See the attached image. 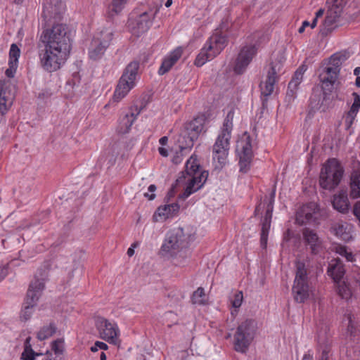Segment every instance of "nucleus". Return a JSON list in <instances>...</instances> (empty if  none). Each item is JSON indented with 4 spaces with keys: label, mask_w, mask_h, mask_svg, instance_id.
<instances>
[{
    "label": "nucleus",
    "mask_w": 360,
    "mask_h": 360,
    "mask_svg": "<svg viewBox=\"0 0 360 360\" xmlns=\"http://www.w3.org/2000/svg\"><path fill=\"white\" fill-rule=\"evenodd\" d=\"M44 49L39 51L42 68L48 72H54L67 60L72 46L71 32L64 23H55L44 29L39 37Z\"/></svg>",
    "instance_id": "obj_1"
},
{
    "label": "nucleus",
    "mask_w": 360,
    "mask_h": 360,
    "mask_svg": "<svg viewBox=\"0 0 360 360\" xmlns=\"http://www.w3.org/2000/svg\"><path fill=\"white\" fill-rule=\"evenodd\" d=\"M208 176L206 171H202L197 158L192 155L186 163V169L182 175L176 180L183 182L184 180L186 186L184 193L180 195L182 199H186L191 194L200 190L205 183Z\"/></svg>",
    "instance_id": "obj_2"
},
{
    "label": "nucleus",
    "mask_w": 360,
    "mask_h": 360,
    "mask_svg": "<svg viewBox=\"0 0 360 360\" xmlns=\"http://www.w3.org/2000/svg\"><path fill=\"white\" fill-rule=\"evenodd\" d=\"M293 297L297 302L303 303L314 295L313 287L309 283L308 270L301 261L295 262V277L292 288Z\"/></svg>",
    "instance_id": "obj_3"
},
{
    "label": "nucleus",
    "mask_w": 360,
    "mask_h": 360,
    "mask_svg": "<svg viewBox=\"0 0 360 360\" xmlns=\"http://www.w3.org/2000/svg\"><path fill=\"white\" fill-rule=\"evenodd\" d=\"M139 69L137 61H132L126 67L115 90L112 103H118L135 86Z\"/></svg>",
    "instance_id": "obj_4"
},
{
    "label": "nucleus",
    "mask_w": 360,
    "mask_h": 360,
    "mask_svg": "<svg viewBox=\"0 0 360 360\" xmlns=\"http://www.w3.org/2000/svg\"><path fill=\"white\" fill-rule=\"evenodd\" d=\"M195 238L191 231L184 229H178L175 231L168 233L161 247V253L165 257H169L181 248L182 245H188Z\"/></svg>",
    "instance_id": "obj_5"
},
{
    "label": "nucleus",
    "mask_w": 360,
    "mask_h": 360,
    "mask_svg": "<svg viewBox=\"0 0 360 360\" xmlns=\"http://www.w3.org/2000/svg\"><path fill=\"white\" fill-rule=\"evenodd\" d=\"M226 45V37L218 32L214 33L201 49L200 52L195 58V65L198 67H201L207 61L212 60L221 53Z\"/></svg>",
    "instance_id": "obj_6"
},
{
    "label": "nucleus",
    "mask_w": 360,
    "mask_h": 360,
    "mask_svg": "<svg viewBox=\"0 0 360 360\" xmlns=\"http://www.w3.org/2000/svg\"><path fill=\"white\" fill-rule=\"evenodd\" d=\"M343 172L342 167L336 159L328 160L321 171L320 186L327 190L335 188L340 184Z\"/></svg>",
    "instance_id": "obj_7"
},
{
    "label": "nucleus",
    "mask_w": 360,
    "mask_h": 360,
    "mask_svg": "<svg viewBox=\"0 0 360 360\" xmlns=\"http://www.w3.org/2000/svg\"><path fill=\"white\" fill-rule=\"evenodd\" d=\"M257 330V322L247 319L237 328L233 339L234 349L238 352L245 353L254 340Z\"/></svg>",
    "instance_id": "obj_8"
},
{
    "label": "nucleus",
    "mask_w": 360,
    "mask_h": 360,
    "mask_svg": "<svg viewBox=\"0 0 360 360\" xmlns=\"http://www.w3.org/2000/svg\"><path fill=\"white\" fill-rule=\"evenodd\" d=\"M205 122V114H200L185 124V130L178 139L179 146L181 150L193 147L194 141L204 130Z\"/></svg>",
    "instance_id": "obj_9"
},
{
    "label": "nucleus",
    "mask_w": 360,
    "mask_h": 360,
    "mask_svg": "<svg viewBox=\"0 0 360 360\" xmlns=\"http://www.w3.org/2000/svg\"><path fill=\"white\" fill-rule=\"evenodd\" d=\"M45 287L44 279L36 278L30 283L20 313V319L26 321L32 316L34 307Z\"/></svg>",
    "instance_id": "obj_10"
},
{
    "label": "nucleus",
    "mask_w": 360,
    "mask_h": 360,
    "mask_svg": "<svg viewBox=\"0 0 360 360\" xmlns=\"http://www.w3.org/2000/svg\"><path fill=\"white\" fill-rule=\"evenodd\" d=\"M255 145V139L248 132H245L237 142L236 153L239 158L240 171L243 173L250 168Z\"/></svg>",
    "instance_id": "obj_11"
},
{
    "label": "nucleus",
    "mask_w": 360,
    "mask_h": 360,
    "mask_svg": "<svg viewBox=\"0 0 360 360\" xmlns=\"http://www.w3.org/2000/svg\"><path fill=\"white\" fill-rule=\"evenodd\" d=\"M113 38L112 28H105L94 37L89 49V56L96 60L102 58Z\"/></svg>",
    "instance_id": "obj_12"
},
{
    "label": "nucleus",
    "mask_w": 360,
    "mask_h": 360,
    "mask_svg": "<svg viewBox=\"0 0 360 360\" xmlns=\"http://www.w3.org/2000/svg\"><path fill=\"white\" fill-rule=\"evenodd\" d=\"M95 326L100 338L115 345L120 342V330L115 322L98 316L95 319Z\"/></svg>",
    "instance_id": "obj_13"
},
{
    "label": "nucleus",
    "mask_w": 360,
    "mask_h": 360,
    "mask_svg": "<svg viewBox=\"0 0 360 360\" xmlns=\"http://www.w3.org/2000/svg\"><path fill=\"white\" fill-rule=\"evenodd\" d=\"M230 148V140L217 137L212 147V158L217 162L219 167L226 164L229 150Z\"/></svg>",
    "instance_id": "obj_14"
},
{
    "label": "nucleus",
    "mask_w": 360,
    "mask_h": 360,
    "mask_svg": "<svg viewBox=\"0 0 360 360\" xmlns=\"http://www.w3.org/2000/svg\"><path fill=\"white\" fill-rule=\"evenodd\" d=\"M342 9L331 6L328 10L326 18L321 25L320 32L323 35H328L338 27Z\"/></svg>",
    "instance_id": "obj_15"
},
{
    "label": "nucleus",
    "mask_w": 360,
    "mask_h": 360,
    "mask_svg": "<svg viewBox=\"0 0 360 360\" xmlns=\"http://www.w3.org/2000/svg\"><path fill=\"white\" fill-rule=\"evenodd\" d=\"M319 215V205L314 202L303 205L297 214V221L300 224L315 222Z\"/></svg>",
    "instance_id": "obj_16"
},
{
    "label": "nucleus",
    "mask_w": 360,
    "mask_h": 360,
    "mask_svg": "<svg viewBox=\"0 0 360 360\" xmlns=\"http://www.w3.org/2000/svg\"><path fill=\"white\" fill-rule=\"evenodd\" d=\"M257 49L255 45L244 46L240 51L234 66V71L237 74L244 72L247 66L256 53Z\"/></svg>",
    "instance_id": "obj_17"
},
{
    "label": "nucleus",
    "mask_w": 360,
    "mask_h": 360,
    "mask_svg": "<svg viewBox=\"0 0 360 360\" xmlns=\"http://www.w3.org/2000/svg\"><path fill=\"white\" fill-rule=\"evenodd\" d=\"M152 18L146 12L143 13L135 20H131L129 27L132 34L137 37L146 32L152 25Z\"/></svg>",
    "instance_id": "obj_18"
},
{
    "label": "nucleus",
    "mask_w": 360,
    "mask_h": 360,
    "mask_svg": "<svg viewBox=\"0 0 360 360\" xmlns=\"http://www.w3.org/2000/svg\"><path fill=\"white\" fill-rule=\"evenodd\" d=\"M274 193L273 192L270 197V202L266 206V214L262 221V231H261V245L263 248L266 246L268 234L271 226V221L272 217V212L274 208Z\"/></svg>",
    "instance_id": "obj_19"
},
{
    "label": "nucleus",
    "mask_w": 360,
    "mask_h": 360,
    "mask_svg": "<svg viewBox=\"0 0 360 360\" xmlns=\"http://www.w3.org/2000/svg\"><path fill=\"white\" fill-rule=\"evenodd\" d=\"M65 11V4L60 0H50L44 6L42 16L45 19H58Z\"/></svg>",
    "instance_id": "obj_20"
},
{
    "label": "nucleus",
    "mask_w": 360,
    "mask_h": 360,
    "mask_svg": "<svg viewBox=\"0 0 360 360\" xmlns=\"http://www.w3.org/2000/svg\"><path fill=\"white\" fill-rule=\"evenodd\" d=\"M285 61L284 54L278 52L276 54L267 71V75L278 80L280 76L284 73L283 66Z\"/></svg>",
    "instance_id": "obj_21"
},
{
    "label": "nucleus",
    "mask_w": 360,
    "mask_h": 360,
    "mask_svg": "<svg viewBox=\"0 0 360 360\" xmlns=\"http://www.w3.org/2000/svg\"><path fill=\"white\" fill-rule=\"evenodd\" d=\"M332 229L335 236L345 242L353 239V226L347 222L338 221L333 224Z\"/></svg>",
    "instance_id": "obj_22"
},
{
    "label": "nucleus",
    "mask_w": 360,
    "mask_h": 360,
    "mask_svg": "<svg viewBox=\"0 0 360 360\" xmlns=\"http://www.w3.org/2000/svg\"><path fill=\"white\" fill-rule=\"evenodd\" d=\"M179 210L177 203H172L159 207L153 216L155 221L165 220L175 215Z\"/></svg>",
    "instance_id": "obj_23"
},
{
    "label": "nucleus",
    "mask_w": 360,
    "mask_h": 360,
    "mask_svg": "<svg viewBox=\"0 0 360 360\" xmlns=\"http://www.w3.org/2000/svg\"><path fill=\"white\" fill-rule=\"evenodd\" d=\"M336 60H339L338 55H333L330 58V61L333 63V65L324 69L323 72L320 75L321 80L331 82L332 83L336 82L340 72L338 63L335 62Z\"/></svg>",
    "instance_id": "obj_24"
},
{
    "label": "nucleus",
    "mask_w": 360,
    "mask_h": 360,
    "mask_svg": "<svg viewBox=\"0 0 360 360\" xmlns=\"http://www.w3.org/2000/svg\"><path fill=\"white\" fill-rule=\"evenodd\" d=\"M182 53V49L177 48L166 56L158 70L159 75H162L167 72L181 58Z\"/></svg>",
    "instance_id": "obj_25"
},
{
    "label": "nucleus",
    "mask_w": 360,
    "mask_h": 360,
    "mask_svg": "<svg viewBox=\"0 0 360 360\" xmlns=\"http://www.w3.org/2000/svg\"><path fill=\"white\" fill-rule=\"evenodd\" d=\"M333 207L335 210L342 214H346L349 210V201L346 191H340L338 194L334 195L333 201Z\"/></svg>",
    "instance_id": "obj_26"
},
{
    "label": "nucleus",
    "mask_w": 360,
    "mask_h": 360,
    "mask_svg": "<svg viewBox=\"0 0 360 360\" xmlns=\"http://www.w3.org/2000/svg\"><path fill=\"white\" fill-rule=\"evenodd\" d=\"M345 270L342 262L339 259L330 261L328 268V274L335 282H338L345 275Z\"/></svg>",
    "instance_id": "obj_27"
},
{
    "label": "nucleus",
    "mask_w": 360,
    "mask_h": 360,
    "mask_svg": "<svg viewBox=\"0 0 360 360\" xmlns=\"http://www.w3.org/2000/svg\"><path fill=\"white\" fill-rule=\"evenodd\" d=\"M152 105V96L150 94H146L141 95L139 98H136L131 107V110L136 112L142 111L153 110Z\"/></svg>",
    "instance_id": "obj_28"
},
{
    "label": "nucleus",
    "mask_w": 360,
    "mask_h": 360,
    "mask_svg": "<svg viewBox=\"0 0 360 360\" xmlns=\"http://www.w3.org/2000/svg\"><path fill=\"white\" fill-rule=\"evenodd\" d=\"M302 235L305 242L310 246L311 252L316 253L321 243L316 232L309 228H305L302 231Z\"/></svg>",
    "instance_id": "obj_29"
},
{
    "label": "nucleus",
    "mask_w": 360,
    "mask_h": 360,
    "mask_svg": "<svg viewBox=\"0 0 360 360\" xmlns=\"http://www.w3.org/2000/svg\"><path fill=\"white\" fill-rule=\"evenodd\" d=\"M349 196L352 199L360 198V169L354 170L351 174Z\"/></svg>",
    "instance_id": "obj_30"
},
{
    "label": "nucleus",
    "mask_w": 360,
    "mask_h": 360,
    "mask_svg": "<svg viewBox=\"0 0 360 360\" xmlns=\"http://www.w3.org/2000/svg\"><path fill=\"white\" fill-rule=\"evenodd\" d=\"M136 118L135 114H122L118 120V125L117 127L118 133H127Z\"/></svg>",
    "instance_id": "obj_31"
},
{
    "label": "nucleus",
    "mask_w": 360,
    "mask_h": 360,
    "mask_svg": "<svg viewBox=\"0 0 360 360\" xmlns=\"http://www.w3.org/2000/svg\"><path fill=\"white\" fill-rule=\"evenodd\" d=\"M191 252L188 249V245H182L181 248L174 252V255L169 257L173 259V262L176 266H184L188 258L190 257Z\"/></svg>",
    "instance_id": "obj_32"
},
{
    "label": "nucleus",
    "mask_w": 360,
    "mask_h": 360,
    "mask_svg": "<svg viewBox=\"0 0 360 360\" xmlns=\"http://www.w3.org/2000/svg\"><path fill=\"white\" fill-rule=\"evenodd\" d=\"M233 114H227L224 120L220 133L217 137L226 139H231V131L233 129Z\"/></svg>",
    "instance_id": "obj_33"
},
{
    "label": "nucleus",
    "mask_w": 360,
    "mask_h": 360,
    "mask_svg": "<svg viewBox=\"0 0 360 360\" xmlns=\"http://www.w3.org/2000/svg\"><path fill=\"white\" fill-rule=\"evenodd\" d=\"M31 337H27L24 342L23 351L21 354L22 360H35L37 356L42 355L34 351L31 345Z\"/></svg>",
    "instance_id": "obj_34"
},
{
    "label": "nucleus",
    "mask_w": 360,
    "mask_h": 360,
    "mask_svg": "<svg viewBox=\"0 0 360 360\" xmlns=\"http://www.w3.org/2000/svg\"><path fill=\"white\" fill-rule=\"evenodd\" d=\"M128 0H112L107 8V15L109 18H113L119 14L124 8Z\"/></svg>",
    "instance_id": "obj_35"
},
{
    "label": "nucleus",
    "mask_w": 360,
    "mask_h": 360,
    "mask_svg": "<svg viewBox=\"0 0 360 360\" xmlns=\"http://www.w3.org/2000/svg\"><path fill=\"white\" fill-rule=\"evenodd\" d=\"M277 82V79L266 75V79L260 84L262 95L264 96L271 95L274 91V84Z\"/></svg>",
    "instance_id": "obj_36"
},
{
    "label": "nucleus",
    "mask_w": 360,
    "mask_h": 360,
    "mask_svg": "<svg viewBox=\"0 0 360 360\" xmlns=\"http://www.w3.org/2000/svg\"><path fill=\"white\" fill-rule=\"evenodd\" d=\"M354 292V288L351 287L347 283L339 282L338 285V292L339 295L345 300H349L352 297Z\"/></svg>",
    "instance_id": "obj_37"
},
{
    "label": "nucleus",
    "mask_w": 360,
    "mask_h": 360,
    "mask_svg": "<svg viewBox=\"0 0 360 360\" xmlns=\"http://www.w3.org/2000/svg\"><path fill=\"white\" fill-rule=\"evenodd\" d=\"M56 330V328L53 323L43 326L40 330L37 333V338L39 340H44L51 337Z\"/></svg>",
    "instance_id": "obj_38"
},
{
    "label": "nucleus",
    "mask_w": 360,
    "mask_h": 360,
    "mask_svg": "<svg viewBox=\"0 0 360 360\" xmlns=\"http://www.w3.org/2000/svg\"><path fill=\"white\" fill-rule=\"evenodd\" d=\"M307 70V66L304 65H301L295 72L294 76L289 82L291 87H298L303 79V75Z\"/></svg>",
    "instance_id": "obj_39"
},
{
    "label": "nucleus",
    "mask_w": 360,
    "mask_h": 360,
    "mask_svg": "<svg viewBox=\"0 0 360 360\" xmlns=\"http://www.w3.org/2000/svg\"><path fill=\"white\" fill-rule=\"evenodd\" d=\"M20 56V49L15 44H12L9 51V60L8 64H16L18 65V59Z\"/></svg>",
    "instance_id": "obj_40"
},
{
    "label": "nucleus",
    "mask_w": 360,
    "mask_h": 360,
    "mask_svg": "<svg viewBox=\"0 0 360 360\" xmlns=\"http://www.w3.org/2000/svg\"><path fill=\"white\" fill-rule=\"evenodd\" d=\"M205 290L202 287H199L193 293L191 297L193 304H203L205 302Z\"/></svg>",
    "instance_id": "obj_41"
},
{
    "label": "nucleus",
    "mask_w": 360,
    "mask_h": 360,
    "mask_svg": "<svg viewBox=\"0 0 360 360\" xmlns=\"http://www.w3.org/2000/svg\"><path fill=\"white\" fill-rule=\"evenodd\" d=\"M12 96H8L6 98L5 92L1 88L0 91V112H4V111H7L9 110V107L12 104Z\"/></svg>",
    "instance_id": "obj_42"
},
{
    "label": "nucleus",
    "mask_w": 360,
    "mask_h": 360,
    "mask_svg": "<svg viewBox=\"0 0 360 360\" xmlns=\"http://www.w3.org/2000/svg\"><path fill=\"white\" fill-rule=\"evenodd\" d=\"M335 252L340 255L345 257L348 262L354 260V255L351 252H349L346 247L338 245L335 248Z\"/></svg>",
    "instance_id": "obj_43"
},
{
    "label": "nucleus",
    "mask_w": 360,
    "mask_h": 360,
    "mask_svg": "<svg viewBox=\"0 0 360 360\" xmlns=\"http://www.w3.org/2000/svg\"><path fill=\"white\" fill-rule=\"evenodd\" d=\"M51 349L56 355L62 354L64 351V341L62 339H58L51 343Z\"/></svg>",
    "instance_id": "obj_44"
},
{
    "label": "nucleus",
    "mask_w": 360,
    "mask_h": 360,
    "mask_svg": "<svg viewBox=\"0 0 360 360\" xmlns=\"http://www.w3.org/2000/svg\"><path fill=\"white\" fill-rule=\"evenodd\" d=\"M243 300V295L241 291L236 292L234 294L233 298L231 300V305L233 307L238 309L239 308Z\"/></svg>",
    "instance_id": "obj_45"
},
{
    "label": "nucleus",
    "mask_w": 360,
    "mask_h": 360,
    "mask_svg": "<svg viewBox=\"0 0 360 360\" xmlns=\"http://www.w3.org/2000/svg\"><path fill=\"white\" fill-rule=\"evenodd\" d=\"M347 333L349 334L351 337H355L357 333V329L356 328V326L354 324L352 316L351 314L347 315Z\"/></svg>",
    "instance_id": "obj_46"
},
{
    "label": "nucleus",
    "mask_w": 360,
    "mask_h": 360,
    "mask_svg": "<svg viewBox=\"0 0 360 360\" xmlns=\"http://www.w3.org/2000/svg\"><path fill=\"white\" fill-rule=\"evenodd\" d=\"M298 87H291L290 84H288V91L285 96V101L288 103L294 101L297 96V91Z\"/></svg>",
    "instance_id": "obj_47"
},
{
    "label": "nucleus",
    "mask_w": 360,
    "mask_h": 360,
    "mask_svg": "<svg viewBox=\"0 0 360 360\" xmlns=\"http://www.w3.org/2000/svg\"><path fill=\"white\" fill-rule=\"evenodd\" d=\"M352 96L354 98V101L349 112H357L360 108V96L355 92L352 94Z\"/></svg>",
    "instance_id": "obj_48"
},
{
    "label": "nucleus",
    "mask_w": 360,
    "mask_h": 360,
    "mask_svg": "<svg viewBox=\"0 0 360 360\" xmlns=\"http://www.w3.org/2000/svg\"><path fill=\"white\" fill-rule=\"evenodd\" d=\"M352 278L354 290L360 292V269L354 271Z\"/></svg>",
    "instance_id": "obj_49"
},
{
    "label": "nucleus",
    "mask_w": 360,
    "mask_h": 360,
    "mask_svg": "<svg viewBox=\"0 0 360 360\" xmlns=\"http://www.w3.org/2000/svg\"><path fill=\"white\" fill-rule=\"evenodd\" d=\"M352 214L358 221V225L360 227V201L356 202L352 207Z\"/></svg>",
    "instance_id": "obj_50"
},
{
    "label": "nucleus",
    "mask_w": 360,
    "mask_h": 360,
    "mask_svg": "<svg viewBox=\"0 0 360 360\" xmlns=\"http://www.w3.org/2000/svg\"><path fill=\"white\" fill-rule=\"evenodd\" d=\"M108 346L103 342L96 341L94 345L91 347V351L93 352H97L98 349L106 350Z\"/></svg>",
    "instance_id": "obj_51"
},
{
    "label": "nucleus",
    "mask_w": 360,
    "mask_h": 360,
    "mask_svg": "<svg viewBox=\"0 0 360 360\" xmlns=\"http://www.w3.org/2000/svg\"><path fill=\"white\" fill-rule=\"evenodd\" d=\"M321 356L319 360H328L330 352V346L326 345L323 347H321Z\"/></svg>",
    "instance_id": "obj_52"
},
{
    "label": "nucleus",
    "mask_w": 360,
    "mask_h": 360,
    "mask_svg": "<svg viewBox=\"0 0 360 360\" xmlns=\"http://www.w3.org/2000/svg\"><path fill=\"white\" fill-rule=\"evenodd\" d=\"M321 82L322 83V89L325 94H327V92H331L333 90L335 83L323 80H321Z\"/></svg>",
    "instance_id": "obj_53"
},
{
    "label": "nucleus",
    "mask_w": 360,
    "mask_h": 360,
    "mask_svg": "<svg viewBox=\"0 0 360 360\" xmlns=\"http://www.w3.org/2000/svg\"><path fill=\"white\" fill-rule=\"evenodd\" d=\"M323 14H324V9H323V8H320L316 12L315 18H314V20H312V22L310 25L311 28L313 29L316 26L318 19L319 18H321L323 15Z\"/></svg>",
    "instance_id": "obj_54"
},
{
    "label": "nucleus",
    "mask_w": 360,
    "mask_h": 360,
    "mask_svg": "<svg viewBox=\"0 0 360 360\" xmlns=\"http://www.w3.org/2000/svg\"><path fill=\"white\" fill-rule=\"evenodd\" d=\"M9 68L6 70V75L8 77H13L18 65L8 64Z\"/></svg>",
    "instance_id": "obj_55"
},
{
    "label": "nucleus",
    "mask_w": 360,
    "mask_h": 360,
    "mask_svg": "<svg viewBox=\"0 0 360 360\" xmlns=\"http://www.w3.org/2000/svg\"><path fill=\"white\" fill-rule=\"evenodd\" d=\"M148 191L152 193L149 195L148 193H146L144 195L148 198L150 200H153L155 198V195L153 193L156 190V186L154 184H151L149 186L148 188Z\"/></svg>",
    "instance_id": "obj_56"
},
{
    "label": "nucleus",
    "mask_w": 360,
    "mask_h": 360,
    "mask_svg": "<svg viewBox=\"0 0 360 360\" xmlns=\"http://www.w3.org/2000/svg\"><path fill=\"white\" fill-rule=\"evenodd\" d=\"M354 114H347L345 116H344L345 121L346 122L347 128H349L352 124L353 120H354Z\"/></svg>",
    "instance_id": "obj_57"
},
{
    "label": "nucleus",
    "mask_w": 360,
    "mask_h": 360,
    "mask_svg": "<svg viewBox=\"0 0 360 360\" xmlns=\"http://www.w3.org/2000/svg\"><path fill=\"white\" fill-rule=\"evenodd\" d=\"M158 151L162 156H163V157L168 156V151L166 148H165L163 147H160L158 149Z\"/></svg>",
    "instance_id": "obj_58"
},
{
    "label": "nucleus",
    "mask_w": 360,
    "mask_h": 360,
    "mask_svg": "<svg viewBox=\"0 0 360 360\" xmlns=\"http://www.w3.org/2000/svg\"><path fill=\"white\" fill-rule=\"evenodd\" d=\"M136 246V244H132L131 246L127 250V255L129 257H131L134 254V248Z\"/></svg>",
    "instance_id": "obj_59"
},
{
    "label": "nucleus",
    "mask_w": 360,
    "mask_h": 360,
    "mask_svg": "<svg viewBox=\"0 0 360 360\" xmlns=\"http://www.w3.org/2000/svg\"><path fill=\"white\" fill-rule=\"evenodd\" d=\"M6 276V270L4 268L0 267V281H2Z\"/></svg>",
    "instance_id": "obj_60"
},
{
    "label": "nucleus",
    "mask_w": 360,
    "mask_h": 360,
    "mask_svg": "<svg viewBox=\"0 0 360 360\" xmlns=\"http://www.w3.org/2000/svg\"><path fill=\"white\" fill-rule=\"evenodd\" d=\"M168 141V138L167 136H162L160 139L159 140V143L162 145V146H165L167 144Z\"/></svg>",
    "instance_id": "obj_61"
},
{
    "label": "nucleus",
    "mask_w": 360,
    "mask_h": 360,
    "mask_svg": "<svg viewBox=\"0 0 360 360\" xmlns=\"http://www.w3.org/2000/svg\"><path fill=\"white\" fill-rule=\"evenodd\" d=\"M302 360H313V358L309 354H304L302 358Z\"/></svg>",
    "instance_id": "obj_62"
},
{
    "label": "nucleus",
    "mask_w": 360,
    "mask_h": 360,
    "mask_svg": "<svg viewBox=\"0 0 360 360\" xmlns=\"http://www.w3.org/2000/svg\"><path fill=\"white\" fill-rule=\"evenodd\" d=\"M354 74L355 75H356L357 77L360 74V67H357L354 69Z\"/></svg>",
    "instance_id": "obj_63"
},
{
    "label": "nucleus",
    "mask_w": 360,
    "mask_h": 360,
    "mask_svg": "<svg viewBox=\"0 0 360 360\" xmlns=\"http://www.w3.org/2000/svg\"><path fill=\"white\" fill-rule=\"evenodd\" d=\"M355 84L356 86H360V76H358L356 79Z\"/></svg>",
    "instance_id": "obj_64"
}]
</instances>
